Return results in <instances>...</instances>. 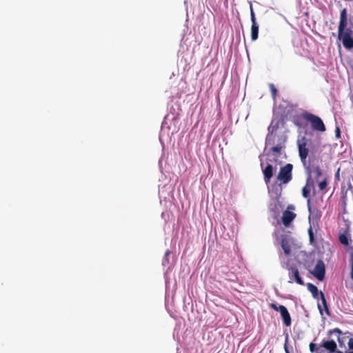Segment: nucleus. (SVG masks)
<instances>
[{
    "label": "nucleus",
    "mask_w": 353,
    "mask_h": 353,
    "mask_svg": "<svg viewBox=\"0 0 353 353\" xmlns=\"http://www.w3.org/2000/svg\"><path fill=\"white\" fill-rule=\"evenodd\" d=\"M320 298L321 303H318V309L321 315H323V311L325 310L327 316H330V310L327 304V301L325 295L322 291H320Z\"/></svg>",
    "instance_id": "1a4fd4ad"
},
{
    "label": "nucleus",
    "mask_w": 353,
    "mask_h": 353,
    "mask_svg": "<svg viewBox=\"0 0 353 353\" xmlns=\"http://www.w3.org/2000/svg\"><path fill=\"white\" fill-rule=\"evenodd\" d=\"M270 307L271 308H272L273 310H274L276 312H279V306L276 305V304L275 303H271L270 304Z\"/></svg>",
    "instance_id": "cd10ccee"
},
{
    "label": "nucleus",
    "mask_w": 353,
    "mask_h": 353,
    "mask_svg": "<svg viewBox=\"0 0 353 353\" xmlns=\"http://www.w3.org/2000/svg\"><path fill=\"white\" fill-rule=\"evenodd\" d=\"M335 353H343V352L340 350H337V349H336Z\"/></svg>",
    "instance_id": "473e14b6"
},
{
    "label": "nucleus",
    "mask_w": 353,
    "mask_h": 353,
    "mask_svg": "<svg viewBox=\"0 0 353 353\" xmlns=\"http://www.w3.org/2000/svg\"><path fill=\"white\" fill-rule=\"evenodd\" d=\"M319 281H323L325 278V266L322 260H319L313 271L311 272Z\"/></svg>",
    "instance_id": "0eeeda50"
},
{
    "label": "nucleus",
    "mask_w": 353,
    "mask_h": 353,
    "mask_svg": "<svg viewBox=\"0 0 353 353\" xmlns=\"http://www.w3.org/2000/svg\"><path fill=\"white\" fill-rule=\"evenodd\" d=\"M348 347L350 350H353V339L350 338L348 341Z\"/></svg>",
    "instance_id": "a878e982"
},
{
    "label": "nucleus",
    "mask_w": 353,
    "mask_h": 353,
    "mask_svg": "<svg viewBox=\"0 0 353 353\" xmlns=\"http://www.w3.org/2000/svg\"><path fill=\"white\" fill-rule=\"evenodd\" d=\"M284 147L281 143L277 144L276 145L272 147L271 148V151L275 154V156L278 157L281 154V151L282 148Z\"/></svg>",
    "instance_id": "dca6fc26"
},
{
    "label": "nucleus",
    "mask_w": 353,
    "mask_h": 353,
    "mask_svg": "<svg viewBox=\"0 0 353 353\" xmlns=\"http://www.w3.org/2000/svg\"><path fill=\"white\" fill-rule=\"evenodd\" d=\"M313 172L316 174V177L322 175L321 170L319 166L314 168Z\"/></svg>",
    "instance_id": "5701e85b"
},
{
    "label": "nucleus",
    "mask_w": 353,
    "mask_h": 353,
    "mask_svg": "<svg viewBox=\"0 0 353 353\" xmlns=\"http://www.w3.org/2000/svg\"><path fill=\"white\" fill-rule=\"evenodd\" d=\"M307 288L311 292L314 299H319L320 296V292H319L316 286H315L312 283H309L307 284Z\"/></svg>",
    "instance_id": "ddd939ff"
},
{
    "label": "nucleus",
    "mask_w": 353,
    "mask_h": 353,
    "mask_svg": "<svg viewBox=\"0 0 353 353\" xmlns=\"http://www.w3.org/2000/svg\"><path fill=\"white\" fill-rule=\"evenodd\" d=\"M308 234L310 238V241L312 243L314 241V234L312 228L310 227L308 230Z\"/></svg>",
    "instance_id": "b1692460"
},
{
    "label": "nucleus",
    "mask_w": 353,
    "mask_h": 353,
    "mask_svg": "<svg viewBox=\"0 0 353 353\" xmlns=\"http://www.w3.org/2000/svg\"><path fill=\"white\" fill-rule=\"evenodd\" d=\"M347 9L343 8L340 12V20L338 27V37L347 50L353 48V30L347 28Z\"/></svg>",
    "instance_id": "f257e3e1"
},
{
    "label": "nucleus",
    "mask_w": 353,
    "mask_h": 353,
    "mask_svg": "<svg viewBox=\"0 0 353 353\" xmlns=\"http://www.w3.org/2000/svg\"><path fill=\"white\" fill-rule=\"evenodd\" d=\"M270 307L271 308H272L273 310H274L276 312H279V306L276 305V304L275 303H271L270 304Z\"/></svg>",
    "instance_id": "bb28decb"
},
{
    "label": "nucleus",
    "mask_w": 353,
    "mask_h": 353,
    "mask_svg": "<svg viewBox=\"0 0 353 353\" xmlns=\"http://www.w3.org/2000/svg\"><path fill=\"white\" fill-rule=\"evenodd\" d=\"M259 25L258 23L252 24L251 26V39L252 41H256L259 36Z\"/></svg>",
    "instance_id": "4468645a"
},
{
    "label": "nucleus",
    "mask_w": 353,
    "mask_h": 353,
    "mask_svg": "<svg viewBox=\"0 0 353 353\" xmlns=\"http://www.w3.org/2000/svg\"><path fill=\"white\" fill-rule=\"evenodd\" d=\"M250 18H251L252 24L257 23L252 4H250Z\"/></svg>",
    "instance_id": "6ab92c4d"
},
{
    "label": "nucleus",
    "mask_w": 353,
    "mask_h": 353,
    "mask_svg": "<svg viewBox=\"0 0 353 353\" xmlns=\"http://www.w3.org/2000/svg\"><path fill=\"white\" fill-rule=\"evenodd\" d=\"M269 87L271 91L272 97L274 99L277 93V90L273 83H270Z\"/></svg>",
    "instance_id": "aec40b11"
},
{
    "label": "nucleus",
    "mask_w": 353,
    "mask_h": 353,
    "mask_svg": "<svg viewBox=\"0 0 353 353\" xmlns=\"http://www.w3.org/2000/svg\"><path fill=\"white\" fill-rule=\"evenodd\" d=\"M321 347H324L325 349L329 350V352H336L337 348V345L336 342L334 340H330L323 341L321 345Z\"/></svg>",
    "instance_id": "f8f14e48"
},
{
    "label": "nucleus",
    "mask_w": 353,
    "mask_h": 353,
    "mask_svg": "<svg viewBox=\"0 0 353 353\" xmlns=\"http://www.w3.org/2000/svg\"><path fill=\"white\" fill-rule=\"evenodd\" d=\"M335 176L336 179H339V169L337 170L336 173L335 174Z\"/></svg>",
    "instance_id": "2f4dec72"
},
{
    "label": "nucleus",
    "mask_w": 353,
    "mask_h": 353,
    "mask_svg": "<svg viewBox=\"0 0 353 353\" xmlns=\"http://www.w3.org/2000/svg\"><path fill=\"white\" fill-rule=\"evenodd\" d=\"M339 239L340 243L344 245H347L349 243L348 239L347 236L344 234L339 235Z\"/></svg>",
    "instance_id": "f3484780"
},
{
    "label": "nucleus",
    "mask_w": 353,
    "mask_h": 353,
    "mask_svg": "<svg viewBox=\"0 0 353 353\" xmlns=\"http://www.w3.org/2000/svg\"><path fill=\"white\" fill-rule=\"evenodd\" d=\"M329 334L331 335L332 334H338V338H337V341L339 342V346L341 347H345V337L344 336H341V334H342V332L340 329L339 328H335L334 330H329L328 332Z\"/></svg>",
    "instance_id": "9d476101"
},
{
    "label": "nucleus",
    "mask_w": 353,
    "mask_h": 353,
    "mask_svg": "<svg viewBox=\"0 0 353 353\" xmlns=\"http://www.w3.org/2000/svg\"><path fill=\"white\" fill-rule=\"evenodd\" d=\"M284 349H285V353H290V351H289V349L288 347V344H287V341H285V343L284 345Z\"/></svg>",
    "instance_id": "c756f323"
},
{
    "label": "nucleus",
    "mask_w": 353,
    "mask_h": 353,
    "mask_svg": "<svg viewBox=\"0 0 353 353\" xmlns=\"http://www.w3.org/2000/svg\"><path fill=\"white\" fill-rule=\"evenodd\" d=\"M310 190L307 185L304 186L302 189V195L304 198H309Z\"/></svg>",
    "instance_id": "a211bd4d"
},
{
    "label": "nucleus",
    "mask_w": 353,
    "mask_h": 353,
    "mask_svg": "<svg viewBox=\"0 0 353 353\" xmlns=\"http://www.w3.org/2000/svg\"><path fill=\"white\" fill-rule=\"evenodd\" d=\"M340 134H341L340 129H339V127H336V137L337 138H339L340 137Z\"/></svg>",
    "instance_id": "c85d7f7f"
},
{
    "label": "nucleus",
    "mask_w": 353,
    "mask_h": 353,
    "mask_svg": "<svg viewBox=\"0 0 353 353\" xmlns=\"http://www.w3.org/2000/svg\"><path fill=\"white\" fill-rule=\"evenodd\" d=\"M278 128V123L274 125L273 121L271 123V125L268 127L269 132L273 133Z\"/></svg>",
    "instance_id": "4be33fe9"
},
{
    "label": "nucleus",
    "mask_w": 353,
    "mask_h": 353,
    "mask_svg": "<svg viewBox=\"0 0 353 353\" xmlns=\"http://www.w3.org/2000/svg\"><path fill=\"white\" fill-rule=\"evenodd\" d=\"M281 244L285 254L286 256L290 255L291 252V247L288 241L285 239H282Z\"/></svg>",
    "instance_id": "2eb2a0df"
},
{
    "label": "nucleus",
    "mask_w": 353,
    "mask_h": 353,
    "mask_svg": "<svg viewBox=\"0 0 353 353\" xmlns=\"http://www.w3.org/2000/svg\"><path fill=\"white\" fill-rule=\"evenodd\" d=\"M318 353H325V350H319ZM329 353H335V352H330Z\"/></svg>",
    "instance_id": "7c9ffc66"
},
{
    "label": "nucleus",
    "mask_w": 353,
    "mask_h": 353,
    "mask_svg": "<svg viewBox=\"0 0 353 353\" xmlns=\"http://www.w3.org/2000/svg\"><path fill=\"white\" fill-rule=\"evenodd\" d=\"M170 251H169V250H168V251L165 252V255H166V256H168V255H169V254H170Z\"/></svg>",
    "instance_id": "72a5a7b5"
},
{
    "label": "nucleus",
    "mask_w": 353,
    "mask_h": 353,
    "mask_svg": "<svg viewBox=\"0 0 353 353\" xmlns=\"http://www.w3.org/2000/svg\"><path fill=\"white\" fill-rule=\"evenodd\" d=\"M310 350L311 352H314L316 350V344L313 343H310Z\"/></svg>",
    "instance_id": "393cba45"
},
{
    "label": "nucleus",
    "mask_w": 353,
    "mask_h": 353,
    "mask_svg": "<svg viewBox=\"0 0 353 353\" xmlns=\"http://www.w3.org/2000/svg\"><path fill=\"white\" fill-rule=\"evenodd\" d=\"M279 308L283 323L288 327L290 326L292 323V320L288 309L286 308V307L281 305L279 306Z\"/></svg>",
    "instance_id": "6e6552de"
},
{
    "label": "nucleus",
    "mask_w": 353,
    "mask_h": 353,
    "mask_svg": "<svg viewBox=\"0 0 353 353\" xmlns=\"http://www.w3.org/2000/svg\"><path fill=\"white\" fill-rule=\"evenodd\" d=\"M318 185L320 190H324L327 185V179H325L324 180L321 181Z\"/></svg>",
    "instance_id": "412c9836"
},
{
    "label": "nucleus",
    "mask_w": 353,
    "mask_h": 353,
    "mask_svg": "<svg viewBox=\"0 0 353 353\" xmlns=\"http://www.w3.org/2000/svg\"><path fill=\"white\" fill-rule=\"evenodd\" d=\"M299 154L302 163L305 165L306 159L309 154V147L311 145V141L305 137H302L297 141Z\"/></svg>",
    "instance_id": "7ed1b4c3"
},
{
    "label": "nucleus",
    "mask_w": 353,
    "mask_h": 353,
    "mask_svg": "<svg viewBox=\"0 0 353 353\" xmlns=\"http://www.w3.org/2000/svg\"><path fill=\"white\" fill-rule=\"evenodd\" d=\"M295 208L292 205H288L285 210L283 211L281 216L282 223L285 227H289L291 223L294 220L296 216V213L294 212Z\"/></svg>",
    "instance_id": "39448f33"
},
{
    "label": "nucleus",
    "mask_w": 353,
    "mask_h": 353,
    "mask_svg": "<svg viewBox=\"0 0 353 353\" xmlns=\"http://www.w3.org/2000/svg\"><path fill=\"white\" fill-rule=\"evenodd\" d=\"M301 117L305 121L311 124V127L314 130L319 132H325V126L323 120L318 116L308 112H304L301 114Z\"/></svg>",
    "instance_id": "f03ea898"
},
{
    "label": "nucleus",
    "mask_w": 353,
    "mask_h": 353,
    "mask_svg": "<svg viewBox=\"0 0 353 353\" xmlns=\"http://www.w3.org/2000/svg\"><path fill=\"white\" fill-rule=\"evenodd\" d=\"M292 165L290 163L286 164L285 166L281 167L277 176V179L283 183H287L292 179Z\"/></svg>",
    "instance_id": "20e7f679"
},
{
    "label": "nucleus",
    "mask_w": 353,
    "mask_h": 353,
    "mask_svg": "<svg viewBox=\"0 0 353 353\" xmlns=\"http://www.w3.org/2000/svg\"><path fill=\"white\" fill-rule=\"evenodd\" d=\"M264 175V181L268 184L270 183L271 178L274 174V169L272 165L268 164L265 168L263 170Z\"/></svg>",
    "instance_id": "9b49d317"
},
{
    "label": "nucleus",
    "mask_w": 353,
    "mask_h": 353,
    "mask_svg": "<svg viewBox=\"0 0 353 353\" xmlns=\"http://www.w3.org/2000/svg\"><path fill=\"white\" fill-rule=\"evenodd\" d=\"M288 275L290 278L289 283H292L295 281L298 284L303 285L304 282L299 275V271L296 265H291L288 268Z\"/></svg>",
    "instance_id": "423d86ee"
},
{
    "label": "nucleus",
    "mask_w": 353,
    "mask_h": 353,
    "mask_svg": "<svg viewBox=\"0 0 353 353\" xmlns=\"http://www.w3.org/2000/svg\"><path fill=\"white\" fill-rule=\"evenodd\" d=\"M347 353H353V351H352V352H347Z\"/></svg>",
    "instance_id": "f704fd0d"
}]
</instances>
